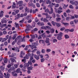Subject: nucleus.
Masks as SVG:
<instances>
[{
  "label": "nucleus",
  "mask_w": 78,
  "mask_h": 78,
  "mask_svg": "<svg viewBox=\"0 0 78 78\" xmlns=\"http://www.w3.org/2000/svg\"><path fill=\"white\" fill-rule=\"evenodd\" d=\"M71 12V11H70V10L69 9H68L66 11V13H70V12Z\"/></svg>",
  "instance_id": "obj_39"
},
{
  "label": "nucleus",
  "mask_w": 78,
  "mask_h": 78,
  "mask_svg": "<svg viewBox=\"0 0 78 78\" xmlns=\"http://www.w3.org/2000/svg\"><path fill=\"white\" fill-rule=\"evenodd\" d=\"M34 58L37 59V60H38V59H39V56H37V55H35L34 56Z\"/></svg>",
  "instance_id": "obj_15"
},
{
  "label": "nucleus",
  "mask_w": 78,
  "mask_h": 78,
  "mask_svg": "<svg viewBox=\"0 0 78 78\" xmlns=\"http://www.w3.org/2000/svg\"><path fill=\"white\" fill-rule=\"evenodd\" d=\"M55 25L57 27H61V23H55Z\"/></svg>",
  "instance_id": "obj_21"
},
{
  "label": "nucleus",
  "mask_w": 78,
  "mask_h": 78,
  "mask_svg": "<svg viewBox=\"0 0 78 78\" xmlns=\"http://www.w3.org/2000/svg\"><path fill=\"white\" fill-rule=\"evenodd\" d=\"M14 56V55L13 53H12L11 55H9V57L10 58H13Z\"/></svg>",
  "instance_id": "obj_41"
},
{
  "label": "nucleus",
  "mask_w": 78,
  "mask_h": 78,
  "mask_svg": "<svg viewBox=\"0 0 78 78\" xmlns=\"http://www.w3.org/2000/svg\"><path fill=\"white\" fill-rule=\"evenodd\" d=\"M24 59H29V57L26 54L25 56L23 57Z\"/></svg>",
  "instance_id": "obj_33"
},
{
  "label": "nucleus",
  "mask_w": 78,
  "mask_h": 78,
  "mask_svg": "<svg viewBox=\"0 0 78 78\" xmlns=\"http://www.w3.org/2000/svg\"><path fill=\"white\" fill-rule=\"evenodd\" d=\"M69 29H66V30H65L64 31V32L65 33H68L69 32Z\"/></svg>",
  "instance_id": "obj_51"
},
{
  "label": "nucleus",
  "mask_w": 78,
  "mask_h": 78,
  "mask_svg": "<svg viewBox=\"0 0 78 78\" xmlns=\"http://www.w3.org/2000/svg\"><path fill=\"white\" fill-rule=\"evenodd\" d=\"M28 5L29 6H32V5H33V3L31 2H29L28 3Z\"/></svg>",
  "instance_id": "obj_59"
},
{
  "label": "nucleus",
  "mask_w": 78,
  "mask_h": 78,
  "mask_svg": "<svg viewBox=\"0 0 78 78\" xmlns=\"http://www.w3.org/2000/svg\"><path fill=\"white\" fill-rule=\"evenodd\" d=\"M44 40H39V42L40 44H44Z\"/></svg>",
  "instance_id": "obj_28"
},
{
  "label": "nucleus",
  "mask_w": 78,
  "mask_h": 78,
  "mask_svg": "<svg viewBox=\"0 0 78 78\" xmlns=\"http://www.w3.org/2000/svg\"><path fill=\"white\" fill-rule=\"evenodd\" d=\"M59 5L58 4H55V5H54L55 7V8H58V7H59Z\"/></svg>",
  "instance_id": "obj_37"
},
{
  "label": "nucleus",
  "mask_w": 78,
  "mask_h": 78,
  "mask_svg": "<svg viewBox=\"0 0 78 78\" xmlns=\"http://www.w3.org/2000/svg\"><path fill=\"white\" fill-rule=\"evenodd\" d=\"M74 20V22L76 24V23H78V19L75 20Z\"/></svg>",
  "instance_id": "obj_50"
},
{
  "label": "nucleus",
  "mask_w": 78,
  "mask_h": 78,
  "mask_svg": "<svg viewBox=\"0 0 78 78\" xmlns=\"http://www.w3.org/2000/svg\"><path fill=\"white\" fill-rule=\"evenodd\" d=\"M15 17L17 18V19H19L20 17V14H18L15 16Z\"/></svg>",
  "instance_id": "obj_25"
},
{
  "label": "nucleus",
  "mask_w": 78,
  "mask_h": 78,
  "mask_svg": "<svg viewBox=\"0 0 78 78\" xmlns=\"http://www.w3.org/2000/svg\"><path fill=\"white\" fill-rule=\"evenodd\" d=\"M22 62H24V63H25L26 62V59H23L22 60Z\"/></svg>",
  "instance_id": "obj_63"
},
{
  "label": "nucleus",
  "mask_w": 78,
  "mask_h": 78,
  "mask_svg": "<svg viewBox=\"0 0 78 78\" xmlns=\"http://www.w3.org/2000/svg\"><path fill=\"white\" fill-rule=\"evenodd\" d=\"M36 53L37 55H40L41 54V52L39 51H37L36 52Z\"/></svg>",
  "instance_id": "obj_54"
},
{
  "label": "nucleus",
  "mask_w": 78,
  "mask_h": 78,
  "mask_svg": "<svg viewBox=\"0 0 78 78\" xmlns=\"http://www.w3.org/2000/svg\"><path fill=\"white\" fill-rule=\"evenodd\" d=\"M1 22L2 23H7V21H6V20L3 19V20H2L1 21Z\"/></svg>",
  "instance_id": "obj_20"
},
{
  "label": "nucleus",
  "mask_w": 78,
  "mask_h": 78,
  "mask_svg": "<svg viewBox=\"0 0 78 78\" xmlns=\"http://www.w3.org/2000/svg\"><path fill=\"white\" fill-rule=\"evenodd\" d=\"M20 68H18L17 69L16 71V72L17 73H22V71H20Z\"/></svg>",
  "instance_id": "obj_9"
},
{
  "label": "nucleus",
  "mask_w": 78,
  "mask_h": 78,
  "mask_svg": "<svg viewBox=\"0 0 78 78\" xmlns=\"http://www.w3.org/2000/svg\"><path fill=\"white\" fill-rule=\"evenodd\" d=\"M52 16L53 17V18H55L56 17V14H55V13L54 12L52 14Z\"/></svg>",
  "instance_id": "obj_35"
},
{
  "label": "nucleus",
  "mask_w": 78,
  "mask_h": 78,
  "mask_svg": "<svg viewBox=\"0 0 78 78\" xmlns=\"http://www.w3.org/2000/svg\"><path fill=\"white\" fill-rule=\"evenodd\" d=\"M58 42V40H57V39H54L53 40V43H55V42Z\"/></svg>",
  "instance_id": "obj_24"
},
{
  "label": "nucleus",
  "mask_w": 78,
  "mask_h": 78,
  "mask_svg": "<svg viewBox=\"0 0 78 78\" xmlns=\"http://www.w3.org/2000/svg\"><path fill=\"white\" fill-rule=\"evenodd\" d=\"M63 33L62 32H60L59 34H58L57 39L59 41L62 40V36Z\"/></svg>",
  "instance_id": "obj_1"
},
{
  "label": "nucleus",
  "mask_w": 78,
  "mask_h": 78,
  "mask_svg": "<svg viewBox=\"0 0 78 78\" xmlns=\"http://www.w3.org/2000/svg\"><path fill=\"white\" fill-rule=\"evenodd\" d=\"M36 51H37V49H34L33 50L31 51L32 53H34V52H36Z\"/></svg>",
  "instance_id": "obj_53"
},
{
  "label": "nucleus",
  "mask_w": 78,
  "mask_h": 78,
  "mask_svg": "<svg viewBox=\"0 0 78 78\" xmlns=\"http://www.w3.org/2000/svg\"><path fill=\"white\" fill-rule=\"evenodd\" d=\"M30 17V16L29 15L27 16L26 17V19H27V20H29Z\"/></svg>",
  "instance_id": "obj_42"
},
{
  "label": "nucleus",
  "mask_w": 78,
  "mask_h": 78,
  "mask_svg": "<svg viewBox=\"0 0 78 78\" xmlns=\"http://www.w3.org/2000/svg\"><path fill=\"white\" fill-rule=\"evenodd\" d=\"M48 20L46 19V18H44L43 19V21L44 22H45L46 23H47V22H48Z\"/></svg>",
  "instance_id": "obj_17"
},
{
  "label": "nucleus",
  "mask_w": 78,
  "mask_h": 78,
  "mask_svg": "<svg viewBox=\"0 0 78 78\" xmlns=\"http://www.w3.org/2000/svg\"><path fill=\"white\" fill-rule=\"evenodd\" d=\"M65 39H69V36L67 34L65 35Z\"/></svg>",
  "instance_id": "obj_32"
},
{
  "label": "nucleus",
  "mask_w": 78,
  "mask_h": 78,
  "mask_svg": "<svg viewBox=\"0 0 78 78\" xmlns=\"http://www.w3.org/2000/svg\"><path fill=\"white\" fill-rule=\"evenodd\" d=\"M34 58H33V56H30V61H32L33 60V59Z\"/></svg>",
  "instance_id": "obj_46"
},
{
  "label": "nucleus",
  "mask_w": 78,
  "mask_h": 78,
  "mask_svg": "<svg viewBox=\"0 0 78 78\" xmlns=\"http://www.w3.org/2000/svg\"><path fill=\"white\" fill-rule=\"evenodd\" d=\"M63 16L65 17H66L67 16V13H66V12H64L63 13Z\"/></svg>",
  "instance_id": "obj_58"
},
{
  "label": "nucleus",
  "mask_w": 78,
  "mask_h": 78,
  "mask_svg": "<svg viewBox=\"0 0 78 78\" xmlns=\"http://www.w3.org/2000/svg\"><path fill=\"white\" fill-rule=\"evenodd\" d=\"M45 50L44 49H42L41 50V53H45Z\"/></svg>",
  "instance_id": "obj_44"
},
{
  "label": "nucleus",
  "mask_w": 78,
  "mask_h": 78,
  "mask_svg": "<svg viewBox=\"0 0 78 78\" xmlns=\"http://www.w3.org/2000/svg\"><path fill=\"white\" fill-rule=\"evenodd\" d=\"M5 37L6 38V39H7V40L8 39V43H10L11 42V40L12 39V37H11V36L10 35L9 36V35H7Z\"/></svg>",
  "instance_id": "obj_4"
},
{
  "label": "nucleus",
  "mask_w": 78,
  "mask_h": 78,
  "mask_svg": "<svg viewBox=\"0 0 78 78\" xmlns=\"http://www.w3.org/2000/svg\"><path fill=\"white\" fill-rule=\"evenodd\" d=\"M74 16L76 18V19H78V15H76L75 14L74 15Z\"/></svg>",
  "instance_id": "obj_64"
},
{
  "label": "nucleus",
  "mask_w": 78,
  "mask_h": 78,
  "mask_svg": "<svg viewBox=\"0 0 78 78\" xmlns=\"http://www.w3.org/2000/svg\"><path fill=\"white\" fill-rule=\"evenodd\" d=\"M62 24L63 25H64L65 26H66V25H69V23H63Z\"/></svg>",
  "instance_id": "obj_56"
},
{
  "label": "nucleus",
  "mask_w": 78,
  "mask_h": 78,
  "mask_svg": "<svg viewBox=\"0 0 78 78\" xmlns=\"http://www.w3.org/2000/svg\"><path fill=\"white\" fill-rule=\"evenodd\" d=\"M45 42L46 43V44H47V46H49V45H50L51 43H50V40L49 39V38H46V39Z\"/></svg>",
  "instance_id": "obj_5"
},
{
  "label": "nucleus",
  "mask_w": 78,
  "mask_h": 78,
  "mask_svg": "<svg viewBox=\"0 0 78 78\" xmlns=\"http://www.w3.org/2000/svg\"><path fill=\"white\" fill-rule=\"evenodd\" d=\"M38 30V29L37 28H35L34 30H31L32 32H33V31H37Z\"/></svg>",
  "instance_id": "obj_29"
},
{
  "label": "nucleus",
  "mask_w": 78,
  "mask_h": 78,
  "mask_svg": "<svg viewBox=\"0 0 78 78\" xmlns=\"http://www.w3.org/2000/svg\"><path fill=\"white\" fill-rule=\"evenodd\" d=\"M4 77L6 78H9V76H10V75L9 73H4Z\"/></svg>",
  "instance_id": "obj_6"
},
{
  "label": "nucleus",
  "mask_w": 78,
  "mask_h": 78,
  "mask_svg": "<svg viewBox=\"0 0 78 78\" xmlns=\"http://www.w3.org/2000/svg\"><path fill=\"white\" fill-rule=\"evenodd\" d=\"M12 74L13 76H17V74L15 73V72H12Z\"/></svg>",
  "instance_id": "obj_11"
},
{
  "label": "nucleus",
  "mask_w": 78,
  "mask_h": 78,
  "mask_svg": "<svg viewBox=\"0 0 78 78\" xmlns=\"http://www.w3.org/2000/svg\"><path fill=\"white\" fill-rule=\"evenodd\" d=\"M62 12H63V11L62 10H58L57 12V13H58V14H61V13Z\"/></svg>",
  "instance_id": "obj_27"
},
{
  "label": "nucleus",
  "mask_w": 78,
  "mask_h": 78,
  "mask_svg": "<svg viewBox=\"0 0 78 78\" xmlns=\"http://www.w3.org/2000/svg\"><path fill=\"white\" fill-rule=\"evenodd\" d=\"M45 12H48L50 14H53V8H51V11H50V10L48 9H47L45 10Z\"/></svg>",
  "instance_id": "obj_2"
},
{
  "label": "nucleus",
  "mask_w": 78,
  "mask_h": 78,
  "mask_svg": "<svg viewBox=\"0 0 78 78\" xmlns=\"http://www.w3.org/2000/svg\"><path fill=\"white\" fill-rule=\"evenodd\" d=\"M16 8V6L14 5H12V9H15Z\"/></svg>",
  "instance_id": "obj_62"
},
{
  "label": "nucleus",
  "mask_w": 78,
  "mask_h": 78,
  "mask_svg": "<svg viewBox=\"0 0 78 78\" xmlns=\"http://www.w3.org/2000/svg\"><path fill=\"white\" fill-rule=\"evenodd\" d=\"M70 2L71 4H72V5H74V2H73V1L70 0Z\"/></svg>",
  "instance_id": "obj_55"
},
{
  "label": "nucleus",
  "mask_w": 78,
  "mask_h": 78,
  "mask_svg": "<svg viewBox=\"0 0 78 78\" xmlns=\"http://www.w3.org/2000/svg\"><path fill=\"white\" fill-rule=\"evenodd\" d=\"M69 19L70 17H67L66 18V20L67 21H69Z\"/></svg>",
  "instance_id": "obj_61"
},
{
  "label": "nucleus",
  "mask_w": 78,
  "mask_h": 78,
  "mask_svg": "<svg viewBox=\"0 0 78 78\" xmlns=\"http://www.w3.org/2000/svg\"><path fill=\"white\" fill-rule=\"evenodd\" d=\"M37 25L39 26H44V22H41L40 21H39L37 23Z\"/></svg>",
  "instance_id": "obj_7"
},
{
  "label": "nucleus",
  "mask_w": 78,
  "mask_h": 78,
  "mask_svg": "<svg viewBox=\"0 0 78 78\" xmlns=\"http://www.w3.org/2000/svg\"><path fill=\"white\" fill-rule=\"evenodd\" d=\"M51 51V50L50 49H47L46 50V51L47 53H49L50 51Z\"/></svg>",
  "instance_id": "obj_48"
},
{
  "label": "nucleus",
  "mask_w": 78,
  "mask_h": 78,
  "mask_svg": "<svg viewBox=\"0 0 78 78\" xmlns=\"http://www.w3.org/2000/svg\"><path fill=\"white\" fill-rule=\"evenodd\" d=\"M33 67L32 66H30L29 67H28L27 68V70H33Z\"/></svg>",
  "instance_id": "obj_19"
},
{
  "label": "nucleus",
  "mask_w": 78,
  "mask_h": 78,
  "mask_svg": "<svg viewBox=\"0 0 78 78\" xmlns=\"http://www.w3.org/2000/svg\"><path fill=\"white\" fill-rule=\"evenodd\" d=\"M46 3V4H51V2L50 1V0H47Z\"/></svg>",
  "instance_id": "obj_16"
},
{
  "label": "nucleus",
  "mask_w": 78,
  "mask_h": 78,
  "mask_svg": "<svg viewBox=\"0 0 78 78\" xmlns=\"http://www.w3.org/2000/svg\"><path fill=\"white\" fill-rule=\"evenodd\" d=\"M10 69L11 70H12V71H13V70H15L16 68H15V67H14V66H12L11 67Z\"/></svg>",
  "instance_id": "obj_18"
},
{
  "label": "nucleus",
  "mask_w": 78,
  "mask_h": 78,
  "mask_svg": "<svg viewBox=\"0 0 78 78\" xmlns=\"http://www.w3.org/2000/svg\"><path fill=\"white\" fill-rule=\"evenodd\" d=\"M41 62H43L45 61V58H42L41 59Z\"/></svg>",
  "instance_id": "obj_31"
},
{
  "label": "nucleus",
  "mask_w": 78,
  "mask_h": 78,
  "mask_svg": "<svg viewBox=\"0 0 78 78\" xmlns=\"http://www.w3.org/2000/svg\"><path fill=\"white\" fill-rule=\"evenodd\" d=\"M45 56H46L45 58L46 61H48V59L49 58V55L48 54H46L45 55Z\"/></svg>",
  "instance_id": "obj_12"
},
{
  "label": "nucleus",
  "mask_w": 78,
  "mask_h": 78,
  "mask_svg": "<svg viewBox=\"0 0 78 78\" xmlns=\"http://www.w3.org/2000/svg\"><path fill=\"white\" fill-rule=\"evenodd\" d=\"M18 4L19 5V6H23V2L22 1H20L18 2Z\"/></svg>",
  "instance_id": "obj_10"
},
{
  "label": "nucleus",
  "mask_w": 78,
  "mask_h": 78,
  "mask_svg": "<svg viewBox=\"0 0 78 78\" xmlns=\"http://www.w3.org/2000/svg\"><path fill=\"white\" fill-rule=\"evenodd\" d=\"M28 64H29V65H32V62H31V61H29L28 62Z\"/></svg>",
  "instance_id": "obj_36"
},
{
  "label": "nucleus",
  "mask_w": 78,
  "mask_h": 78,
  "mask_svg": "<svg viewBox=\"0 0 78 78\" xmlns=\"http://www.w3.org/2000/svg\"><path fill=\"white\" fill-rule=\"evenodd\" d=\"M7 39H6L5 38H2V42H5V41H6Z\"/></svg>",
  "instance_id": "obj_43"
},
{
  "label": "nucleus",
  "mask_w": 78,
  "mask_h": 78,
  "mask_svg": "<svg viewBox=\"0 0 78 78\" xmlns=\"http://www.w3.org/2000/svg\"><path fill=\"white\" fill-rule=\"evenodd\" d=\"M0 69L1 70H3L5 69V67L3 66L0 67Z\"/></svg>",
  "instance_id": "obj_38"
},
{
  "label": "nucleus",
  "mask_w": 78,
  "mask_h": 78,
  "mask_svg": "<svg viewBox=\"0 0 78 78\" xmlns=\"http://www.w3.org/2000/svg\"><path fill=\"white\" fill-rule=\"evenodd\" d=\"M75 6H78V2L75 1L74 2Z\"/></svg>",
  "instance_id": "obj_40"
},
{
  "label": "nucleus",
  "mask_w": 78,
  "mask_h": 78,
  "mask_svg": "<svg viewBox=\"0 0 78 78\" xmlns=\"http://www.w3.org/2000/svg\"><path fill=\"white\" fill-rule=\"evenodd\" d=\"M37 11H38L37 9H36L35 10H33V13H36Z\"/></svg>",
  "instance_id": "obj_26"
},
{
  "label": "nucleus",
  "mask_w": 78,
  "mask_h": 78,
  "mask_svg": "<svg viewBox=\"0 0 78 78\" xmlns=\"http://www.w3.org/2000/svg\"><path fill=\"white\" fill-rule=\"evenodd\" d=\"M10 61H11V62H12V63H13V62H14V61H16V60H15V59H14V58H11L10 59Z\"/></svg>",
  "instance_id": "obj_23"
},
{
  "label": "nucleus",
  "mask_w": 78,
  "mask_h": 78,
  "mask_svg": "<svg viewBox=\"0 0 78 78\" xmlns=\"http://www.w3.org/2000/svg\"><path fill=\"white\" fill-rule=\"evenodd\" d=\"M17 44H18V45H20V40H19L17 42Z\"/></svg>",
  "instance_id": "obj_49"
},
{
  "label": "nucleus",
  "mask_w": 78,
  "mask_h": 78,
  "mask_svg": "<svg viewBox=\"0 0 78 78\" xmlns=\"http://www.w3.org/2000/svg\"><path fill=\"white\" fill-rule=\"evenodd\" d=\"M69 8H71V9H73V8H74V7H73V6L72 5H71L69 6Z\"/></svg>",
  "instance_id": "obj_52"
},
{
  "label": "nucleus",
  "mask_w": 78,
  "mask_h": 78,
  "mask_svg": "<svg viewBox=\"0 0 78 78\" xmlns=\"http://www.w3.org/2000/svg\"><path fill=\"white\" fill-rule=\"evenodd\" d=\"M37 6L38 8H39L40 7V4L38 3H36Z\"/></svg>",
  "instance_id": "obj_60"
},
{
  "label": "nucleus",
  "mask_w": 78,
  "mask_h": 78,
  "mask_svg": "<svg viewBox=\"0 0 78 78\" xmlns=\"http://www.w3.org/2000/svg\"><path fill=\"white\" fill-rule=\"evenodd\" d=\"M55 30L54 29L52 28L50 30V32L51 33H54V32H55Z\"/></svg>",
  "instance_id": "obj_13"
},
{
  "label": "nucleus",
  "mask_w": 78,
  "mask_h": 78,
  "mask_svg": "<svg viewBox=\"0 0 78 78\" xmlns=\"http://www.w3.org/2000/svg\"><path fill=\"white\" fill-rule=\"evenodd\" d=\"M64 30H65V27H62L60 29V31H64Z\"/></svg>",
  "instance_id": "obj_57"
},
{
  "label": "nucleus",
  "mask_w": 78,
  "mask_h": 78,
  "mask_svg": "<svg viewBox=\"0 0 78 78\" xmlns=\"http://www.w3.org/2000/svg\"><path fill=\"white\" fill-rule=\"evenodd\" d=\"M24 65L25 66H26V67H29V64L28 63H25L24 64Z\"/></svg>",
  "instance_id": "obj_30"
},
{
  "label": "nucleus",
  "mask_w": 78,
  "mask_h": 78,
  "mask_svg": "<svg viewBox=\"0 0 78 78\" xmlns=\"http://www.w3.org/2000/svg\"><path fill=\"white\" fill-rule=\"evenodd\" d=\"M69 32H73L74 31V29L73 28L71 29H69Z\"/></svg>",
  "instance_id": "obj_34"
},
{
  "label": "nucleus",
  "mask_w": 78,
  "mask_h": 78,
  "mask_svg": "<svg viewBox=\"0 0 78 78\" xmlns=\"http://www.w3.org/2000/svg\"><path fill=\"white\" fill-rule=\"evenodd\" d=\"M34 45H35V46L33 45L32 47H31L32 50H33L34 48H37V47H36V46L37 45V43H34Z\"/></svg>",
  "instance_id": "obj_8"
},
{
  "label": "nucleus",
  "mask_w": 78,
  "mask_h": 78,
  "mask_svg": "<svg viewBox=\"0 0 78 78\" xmlns=\"http://www.w3.org/2000/svg\"><path fill=\"white\" fill-rule=\"evenodd\" d=\"M4 62L5 63H6L8 62V59L5 58L4 60Z\"/></svg>",
  "instance_id": "obj_47"
},
{
  "label": "nucleus",
  "mask_w": 78,
  "mask_h": 78,
  "mask_svg": "<svg viewBox=\"0 0 78 78\" xmlns=\"http://www.w3.org/2000/svg\"><path fill=\"white\" fill-rule=\"evenodd\" d=\"M31 30V26L30 24H28L27 27V29H26L25 31L26 33H28V31Z\"/></svg>",
  "instance_id": "obj_3"
},
{
  "label": "nucleus",
  "mask_w": 78,
  "mask_h": 78,
  "mask_svg": "<svg viewBox=\"0 0 78 78\" xmlns=\"http://www.w3.org/2000/svg\"><path fill=\"white\" fill-rule=\"evenodd\" d=\"M30 36L31 37V39H35V35H34V34L30 35Z\"/></svg>",
  "instance_id": "obj_22"
},
{
  "label": "nucleus",
  "mask_w": 78,
  "mask_h": 78,
  "mask_svg": "<svg viewBox=\"0 0 78 78\" xmlns=\"http://www.w3.org/2000/svg\"><path fill=\"white\" fill-rule=\"evenodd\" d=\"M22 55H25V53L24 52H23V51H21L20 54V58H23Z\"/></svg>",
  "instance_id": "obj_14"
},
{
  "label": "nucleus",
  "mask_w": 78,
  "mask_h": 78,
  "mask_svg": "<svg viewBox=\"0 0 78 78\" xmlns=\"http://www.w3.org/2000/svg\"><path fill=\"white\" fill-rule=\"evenodd\" d=\"M61 18H59V17H58V18H56V20H57V21H60V20H61Z\"/></svg>",
  "instance_id": "obj_45"
}]
</instances>
